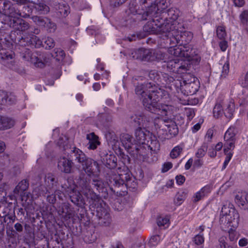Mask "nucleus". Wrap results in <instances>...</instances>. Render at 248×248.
<instances>
[{"instance_id": "nucleus-30", "label": "nucleus", "mask_w": 248, "mask_h": 248, "mask_svg": "<svg viewBox=\"0 0 248 248\" xmlns=\"http://www.w3.org/2000/svg\"><path fill=\"white\" fill-rule=\"evenodd\" d=\"M130 122L135 126H140L143 125L146 120L145 116L141 113L140 114H135L130 117Z\"/></svg>"}, {"instance_id": "nucleus-42", "label": "nucleus", "mask_w": 248, "mask_h": 248, "mask_svg": "<svg viewBox=\"0 0 248 248\" xmlns=\"http://www.w3.org/2000/svg\"><path fill=\"white\" fill-rule=\"evenodd\" d=\"M235 128L234 127H230L226 132L224 135V140L226 141L234 140L236 134Z\"/></svg>"}, {"instance_id": "nucleus-19", "label": "nucleus", "mask_w": 248, "mask_h": 248, "mask_svg": "<svg viewBox=\"0 0 248 248\" xmlns=\"http://www.w3.org/2000/svg\"><path fill=\"white\" fill-rule=\"evenodd\" d=\"M73 162L66 157L61 158L58 162V168L61 172L69 173L73 167Z\"/></svg>"}, {"instance_id": "nucleus-12", "label": "nucleus", "mask_w": 248, "mask_h": 248, "mask_svg": "<svg viewBox=\"0 0 248 248\" xmlns=\"http://www.w3.org/2000/svg\"><path fill=\"white\" fill-rule=\"evenodd\" d=\"M53 56L54 55L52 53L35 52L32 60V64L35 67L44 68L47 63L50 62Z\"/></svg>"}, {"instance_id": "nucleus-34", "label": "nucleus", "mask_w": 248, "mask_h": 248, "mask_svg": "<svg viewBox=\"0 0 248 248\" xmlns=\"http://www.w3.org/2000/svg\"><path fill=\"white\" fill-rule=\"evenodd\" d=\"M19 8V17L28 18L30 16L32 13L31 8L28 5H24Z\"/></svg>"}, {"instance_id": "nucleus-56", "label": "nucleus", "mask_w": 248, "mask_h": 248, "mask_svg": "<svg viewBox=\"0 0 248 248\" xmlns=\"http://www.w3.org/2000/svg\"><path fill=\"white\" fill-rule=\"evenodd\" d=\"M54 53H52L54 56H53L54 58H55L57 61L62 60L63 59L64 56V52L63 50L60 49H55L54 50Z\"/></svg>"}, {"instance_id": "nucleus-53", "label": "nucleus", "mask_w": 248, "mask_h": 248, "mask_svg": "<svg viewBox=\"0 0 248 248\" xmlns=\"http://www.w3.org/2000/svg\"><path fill=\"white\" fill-rule=\"evenodd\" d=\"M167 67L171 68L173 71L175 70L177 71V69L180 68L179 66V60L174 59L170 60L168 62Z\"/></svg>"}, {"instance_id": "nucleus-22", "label": "nucleus", "mask_w": 248, "mask_h": 248, "mask_svg": "<svg viewBox=\"0 0 248 248\" xmlns=\"http://www.w3.org/2000/svg\"><path fill=\"white\" fill-rule=\"evenodd\" d=\"M70 156L74 160L81 165L89 157L81 150L76 147L73 148Z\"/></svg>"}, {"instance_id": "nucleus-27", "label": "nucleus", "mask_w": 248, "mask_h": 248, "mask_svg": "<svg viewBox=\"0 0 248 248\" xmlns=\"http://www.w3.org/2000/svg\"><path fill=\"white\" fill-rule=\"evenodd\" d=\"M144 144H146L149 149L152 151L157 152L159 150L160 144L155 136H152L145 142Z\"/></svg>"}, {"instance_id": "nucleus-18", "label": "nucleus", "mask_w": 248, "mask_h": 248, "mask_svg": "<svg viewBox=\"0 0 248 248\" xmlns=\"http://www.w3.org/2000/svg\"><path fill=\"white\" fill-rule=\"evenodd\" d=\"M15 54L12 51L0 53V61L2 64L12 68L15 62Z\"/></svg>"}, {"instance_id": "nucleus-50", "label": "nucleus", "mask_w": 248, "mask_h": 248, "mask_svg": "<svg viewBox=\"0 0 248 248\" xmlns=\"http://www.w3.org/2000/svg\"><path fill=\"white\" fill-rule=\"evenodd\" d=\"M183 151V148L180 146H176L174 147L170 153V156L174 159L177 158Z\"/></svg>"}, {"instance_id": "nucleus-21", "label": "nucleus", "mask_w": 248, "mask_h": 248, "mask_svg": "<svg viewBox=\"0 0 248 248\" xmlns=\"http://www.w3.org/2000/svg\"><path fill=\"white\" fill-rule=\"evenodd\" d=\"M69 195L71 201L74 204L79 207H82L84 206L85 204V201L79 191L74 189L72 192H70Z\"/></svg>"}, {"instance_id": "nucleus-41", "label": "nucleus", "mask_w": 248, "mask_h": 248, "mask_svg": "<svg viewBox=\"0 0 248 248\" xmlns=\"http://www.w3.org/2000/svg\"><path fill=\"white\" fill-rule=\"evenodd\" d=\"M31 42H30V45L35 47L38 48L43 46V41L33 34H31Z\"/></svg>"}, {"instance_id": "nucleus-35", "label": "nucleus", "mask_w": 248, "mask_h": 248, "mask_svg": "<svg viewBox=\"0 0 248 248\" xmlns=\"http://www.w3.org/2000/svg\"><path fill=\"white\" fill-rule=\"evenodd\" d=\"M106 139L111 146H117L119 143L118 138L114 132H108L106 134Z\"/></svg>"}, {"instance_id": "nucleus-8", "label": "nucleus", "mask_w": 248, "mask_h": 248, "mask_svg": "<svg viewBox=\"0 0 248 248\" xmlns=\"http://www.w3.org/2000/svg\"><path fill=\"white\" fill-rule=\"evenodd\" d=\"M169 53L175 57L184 58L187 59L188 61L192 60L194 56L195 51L190 46H172L168 50Z\"/></svg>"}, {"instance_id": "nucleus-29", "label": "nucleus", "mask_w": 248, "mask_h": 248, "mask_svg": "<svg viewBox=\"0 0 248 248\" xmlns=\"http://www.w3.org/2000/svg\"><path fill=\"white\" fill-rule=\"evenodd\" d=\"M149 57L150 61L164 60L166 59V54L160 50L151 49V55Z\"/></svg>"}, {"instance_id": "nucleus-63", "label": "nucleus", "mask_w": 248, "mask_h": 248, "mask_svg": "<svg viewBox=\"0 0 248 248\" xmlns=\"http://www.w3.org/2000/svg\"><path fill=\"white\" fill-rule=\"evenodd\" d=\"M126 0H110V5L113 7H117L125 2Z\"/></svg>"}, {"instance_id": "nucleus-38", "label": "nucleus", "mask_w": 248, "mask_h": 248, "mask_svg": "<svg viewBox=\"0 0 248 248\" xmlns=\"http://www.w3.org/2000/svg\"><path fill=\"white\" fill-rule=\"evenodd\" d=\"M163 77L167 84H170L171 86H174L176 87L177 90H178V88H179V85L181 84V80L178 79H174L173 77L170 76L166 74L164 75Z\"/></svg>"}, {"instance_id": "nucleus-60", "label": "nucleus", "mask_w": 248, "mask_h": 248, "mask_svg": "<svg viewBox=\"0 0 248 248\" xmlns=\"http://www.w3.org/2000/svg\"><path fill=\"white\" fill-rule=\"evenodd\" d=\"M229 71V63L228 62H226L222 66V71L221 74L222 78H225L228 75Z\"/></svg>"}, {"instance_id": "nucleus-57", "label": "nucleus", "mask_w": 248, "mask_h": 248, "mask_svg": "<svg viewBox=\"0 0 248 248\" xmlns=\"http://www.w3.org/2000/svg\"><path fill=\"white\" fill-rule=\"evenodd\" d=\"M217 34L220 39H224L226 35L225 28L222 26H218L217 29Z\"/></svg>"}, {"instance_id": "nucleus-16", "label": "nucleus", "mask_w": 248, "mask_h": 248, "mask_svg": "<svg viewBox=\"0 0 248 248\" xmlns=\"http://www.w3.org/2000/svg\"><path fill=\"white\" fill-rule=\"evenodd\" d=\"M162 17H165V19L161 20L162 23H170V24L173 25V26L174 27V29L173 30H171V31H174L175 32V30H177L178 29H176L175 25L177 22L176 21V20L177 19L178 17V11L173 8H171L169 9L167 11L164 13V14L162 15Z\"/></svg>"}, {"instance_id": "nucleus-36", "label": "nucleus", "mask_w": 248, "mask_h": 248, "mask_svg": "<svg viewBox=\"0 0 248 248\" xmlns=\"http://www.w3.org/2000/svg\"><path fill=\"white\" fill-rule=\"evenodd\" d=\"M69 8L67 5L59 4L57 9V15L60 17H66L68 13Z\"/></svg>"}, {"instance_id": "nucleus-1", "label": "nucleus", "mask_w": 248, "mask_h": 248, "mask_svg": "<svg viewBox=\"0 0 248 248\" xmlns=\"http://www.w3.org/2000/svg\"><path fill=\"white\" fill-rule=\"evenodd\" d=\"M81 166L84 172H80L76 178L77 186L87 199L89 200L92 204H94L100 201V197L93 191L91 186V180L88 177H93L92 184L99 193L102 194V197L106 198L108 195L105 184L99 177L100 172L99 164L96 161L88 157Z\"/></svg>"}, {"instance_id": "nucleus-61", "label": "nucleus", "mask_w": 248, "mask_h": 248, "mask_svg": "<svg viewBox=\"0 0 248 248\" xmlns=\"http://www.w3.org/2000/svg\"><path fill=\"white\" fill-rule=\"evenodd\" d=\"M193 241L197 245L202 244L204 242V238L202 234H197L193 238Z\"/></svg>"}, {"instance_id": "nucleus-15", "label": "nucleus", "mask_w": 248, "mask_h": 248, "mask_svg": "<svg viewBox=\"0 0 248 248\" xmlns=\"http://www.w3.org/2000/svg\"><path fill=\"white\" fill-rule=\"evenodd\" d=\"M102 163L109 169H114L117 166V158L114 155L108 154L106 151H101L99 154Z\"/></svg>"}, {"instance_id": "nucleus-43", "label": "nucleus", "mask_w": 248, "mask_h": 248, "mask_svg": "<svg viewBox=\"0 0 248 248\" xmlns=\"http://www.w3.org/2000/svg\"><path fill=\"white\" fill-rule=\"evenodd\" d=\"M234 110V104L233 102H230L227 105V108L224 110L225 116L231 119L232 118Z\"/></svg>"}, {"instance_id": "nucleus-46", "label": "nucleus", "mask_w": 248, "mask_h": 248, "mask_svg": "<svg viewBox=\"0 0 248 248\" xmlns=\"http://www.w3.org/2000/svg\"><path fill=\"white\" fill-rule=\"evenodd\" d=\"M207 148V144L204 142L201 147L198 150L197 153H196V156L199 158L203 157L206 154Z\"/></svg>"}, {"instance_id": "nucleus-39", "label": "nucleus", "mask_w": 248, "mask_h": 248, "mask_svg": "<svg viewBox=\"0 0 248 248\" xmlns=\"http://www.w3.org/2000/svg\"><path fill=\"white\" fill-rule=\"evenodd\" d=\"M34 8L39 14H46L49 11V7L43 3L35 4Z\"/></svg>"}, {"instance_id": "nucleus-2", "label": "nucleus", "mask_w": 248, "mask_h": 248, "mask_svg": "<svg viewBox=\"0 0 248 248\" xmlns=\"http://www.w3.org/2000/svg\"><path fill=\"white\" fill-rule=\"evenodd\" d=\"M135 93L142 101L145 108L152 112L167 116L170 111V106L158 103L161 99L168 95V92L155 84L146 82L142 77L133 78Z\"/></svg>"}, {"instance_id": "nucleus-13", "label": "nucleus", "mask_w": 248, "mask_h": 248, "mask_svg": "<svg viewBox=\"0 0 248 248\" xmlns=\"http://www.w3.org/2000/svg\"><path fill=\"white\" fill-rule=\"evenodd\" d=\"M193 34L191 32L187 31H181L180 33L175 35L172 38L168 40L170 45L180 44L182 46H188V43L192 39Z\"/></svg>"}, {"instance_id": "nucleus-23", "label": "nucleus", "mask_w": 248, "mask_h": 248, "mask_svg": "<svg viewBox=\"0 0 248 248\" xmlns=\"http://www.w3.org/2000/svg\"><path fill=\"white\" fill-rule=\"evenodd\" d=\"M150 133L145 128L140 127L137 128L135 132V138L139 144H144L147 140V136H149Z\"/></svg>"}, {"instance_id": "nucleus-55", "label": "nucleus", "mask_w": 248, "mask_h": 248, "mask_svg": "<svg viewBox=\"0 0 248 248\" xmlns=\"http://www.w3.org/2000/svg\"><path fill=\"white\" fill-rule=\"evenodd\" d=\"M63 191H65L67 194H69L70 192H72L75 189L74 186H71L68 181H65V182L62 185Z\"/></svg>"}, {"instance_id": "nucleus-7", "label": "nucleus", "mask_w": 248, "mask_h": 248, "mask_svg": "<svg viewBox=\"0 0 248 248\" xmlns=\"http://www.w3.org/2000/svg\"><path fill=\"white\" fill-rule=\"evenodd\" d=\"M145 9H140L139 7L136 9L135 13L136 18L139 20H145L150 19H157L162 18V14L159 12V9H157L154 3H152L150 6H148L147 8L145 6Z\"/></svg>"}, {"instance_id": "nucleus-54", "label": "nucleus", "mask_w": 248, "mask_h": 248, "mask_svg": "<svg viewBox=\"0 0 248 248\" xmlns=\"http://www.w3.org/2000/svg\"><path fill=\"white\" fill-rule=\"evenodd\" d=\"M169 222V219L166 217H159L157 218V224L159 227H164L167 225L168 226V223Z\"/></svg>"}, {"instance_id": "nucleus-14", "label": "nucleus", "mask_w": 248, "mask_h": 248, "mask_svg": "<svg viewBox=\"0 0 248 248\" xmlns=\"http://www.w3.org/2000/svg\"><path fill=\"white\" fill-rule=\"evenodd\" d=\"M11 40L17 45L21 46H26L30 45L31 34L27 35L21 32L14 31L10 34Z\"/></svg>"}, {"instance_id": "nucleus-64", "label": "nucleus", "mask_w": 248, "mask_h": 248, "mask_svg": "<svg viewBox=\"0 0 248 248\" xmlns=\"http://www.w3.org/2000/svg\"><path fill=\"white\" fill-rule=\"evenodd\" d=\"M225 238L221 237L219 239L220 248H232L231 246L228 245L226 242Z\"/></svg>"}, {"instance_id": "nucleus-10", "label": "nucleus", "mask_w": 248, "mask_h": 248, "mask_svg": "<svg viewBox=\"0 0 248 248\" xmlns=\"http://www.w3.org/2000/svg\"><path fill=\"white\" fill-rule=\"evenodd\" d=\"M57 183L58 180L53 174H46L45 177V186L41 185L37 188L39 190L38 196H45L46 194L52 192Z\"/></svg>"}, {"instance_id": "nucleus-58", "label": "nucleus", "mask_w": 248, "mask_h": 248, "mask_svg": "<svg viewBox=\"0 0 248 248\" xmlns=\"http://www.w3.org/2000/svg\"><path fill=\"white\" fill-rule=\"evenodd\" d=\"M44 27L46 28V30L49 32L54 31L56 28L55 24L52 22L49 19H48V21L46 22V26Z\"/></svg>"}, {"instance_id": "nucleus-49", "label": "nucleus", "mask_w": 248, "mask_h": 248, "mask_svg": "<svg viewBox=\"0 0 248 248\" xmlns=\"http://www.w3.org/2000/svg\"><path fill=\"white\" fill-rule=\"evenodd\" d=\"M179 66L180 68L177 69V71L183 73L189 70L191 65L187 62L179 60Z\"/></svg>"}, {"instance_id": "nucleus-40", "label": "nucleus", "mask_w": 248, "mask_h": 248, "mask_svg": "<svg viewBox=\"0 0 248 248\" xmlns=\"http://www.w3.org/2000/svg\"><path fill=\"white\" fill-rule=\"evenodd\" d=\"M34 52L31 53L29 49L24 48V49L20 52V56L22 59L27 61H30L32 64V59Z\"/></svg>"}, {"instance_id": "nucleus-37", "label": "nucleus", "mask_w": 248, "mask_h": 248, "mask_svg": "<svg viewBox=\"0 0 248 248\" xmlns=\"http://www.w3.org/2000/svg\"><path fill=\"white\" fill-rule=\"evenodd\" d=\"M241 23L245 28V31L248 33V10H244L239 15Z\"/></svg>"}, {"instance_id": "nucleus-31", "label": "nucleus", "mask_w": 248, "mask_h": 248, "mask_svg": "<svg viewBox=\"0 0 248 248\" xmlns=\"http://www.w3.org/2000/svg\"><path fill=\"white\" fill-rule=\"evenodd\" d=\"M59 213L65 220H68L72 217V214L69 212V206L66 203L62 205L61 208L59 210Z\"/></svg>"}, {"instance_id": "nucleus-11", "label": "nucleus", "mask_w": 248, "mask_h": 248, "mask_svg": "<svg viewBox=\"0 0 248 248\" xmlns=\"http://www.w3.org/2000/svg\"><path fill=\"white\" fill-rule=\"evenodd\" d=\"M3 22L7 25V27L12 28L18 31V32L31 31V27L28 22L18 18L16 19L9 18V17H5Z\"/></svg>"}, {"instance_id": "nucleus-4", "label": "nucleus", "mask_w": 248, "mask_h": 248, "mask_svg": "<svg viewBox=\"0 0 248 248\" xmlns=\"http://www.w3.org/2000/svg\"><path fill=\"white\" fill-rule=\"evenodd\" d=\"M109 183L111 186H114V187L118 188L126 187L131 190L135 189L137 186L135 178L127 170L109 176Z\"/></svg>"}, {"instance_id": "nucleus-9", "label": "nucleus", "mask_w": 248, "mask_h": 248, "mask_svg": "<svg viewBox=\"0 0 248 248\" xmlns=\"http://www.w3.org/2000/svg\"><path fill=\"white\" fill-rule=\"evenodd\" d=\"M100 197V201L95 203L94 204H92L90 202L89 200H87L89 202L90 206L92 207H96V216L98 217L99 219V223L102 225L108 226L111 222V217L109 213L108 212L106 208L99 206L100 202H101V196Z\"/></svg>"}, {"instance_id": "nucleus-17", "label": "nucleus", "mask_w": 248, "mask_h": 248, "mask_svg": "<svg viewBox=\"0 0 248 248\" xmlns=\"http://www.w3.org/2000/svg\"><path fill=\"white\" fill-rule=\"evenodd\" d=\"M129 55L133 59L150 61L151 58L149 56L151 55V49L141 48L132 50Z\"/></svg>"}, {"instance_id": "nucleus-32", "label": "nucleus", "mask_w": 248, "mask_h": 248, "mask_svg": "<svg viewBox=\"0 0 248 248\" xmlns=\"http://www.w3.org/2000/svg\"><path fill=\"white\" fill-rule=\"evenodd\" d=\"M155 4L159 9L162 15L165 12L164 11L170 5L169 0H155L154 2Z\"/></svg>"}, {"instance_id": "nucleus-52", "label": "nucleus", "mask_w": 248, "mask_h": 248, "mask_svg": "<svg viewBox=\"0 0 248 248\" xmlns=\"http://www.w3.org/2000/svg\"><path fill=\"white\" fill-rule=\"evenodd\" d=\"M160 240V235L157 234L153 235L149 240L148 245L150 247L156 246L159 243Z\"/></svg>"}, {"instance_id": "nucleus-51", "label": "nucleus", "mask_w": 248, "mask_h": 248, "mask_svg": "<svg viewBox=\"0 0 248 248\" xmlns=\"http://www.w3.org/2000/svg\"><path fill=\"white\" fill-rule=\"evenodd\" d=\"M43 43V47L46 49H50L55 46V42L53 38L51 37H47Z\"/></svg>"}, {"instance_id": "nucleus-45", "label": "nucleus", "mask_w": 248, "mask_h": 248, "mask_svg": "<svg viewBox=\"0 0 248 248\" xmlns=\"http://www.w3.org/2000/svg\"><path fill=\"white\" fill-rule=\"evenodd\" d=\"M187 193L184 191L181 190L179 191L176 195V201L175 202L177 205H180L186 199Z\"/></svg>"}, {"instance_id": "nucleus-28", "label": "nucleus", "mask_w": 248, "mask_h": 248, "mask_svg": "<svg viewBox=\"0 0 248 248\" xmlns=\"http://www.w3.org/2000/svg\"><path fill=\"white\" fill-rule=\"evenodd\" d=\"M0 130L10 128L14 125V121L10 118L0 116Z\"/></svg>"}, {"instance_id": "nucleus-20", "label": "nucleus", "mask_w": 248, "mask_h": 248, "mask_svg": "<svg viewBox=\"0 0 248 248\" xmlns=\"http://www.w3.org/2000/svg\"><path fill=\"white\" fill-rule=\"evenodd\" d=\"M235 201L241 208L248 209V193L245 191L238 192L235 196Z\"/></svg>"}, {"instance_id": "nucleus-59", "label": "nucleus", "mask_w": 248, "mask_h": 248, "mask_svg": "<svg viewBox=\"0 0 248 248\" xmlns=\"http://www.w3.org/2000/svg\"><path fill=\"white\" fill-rule=\"evenodd\" d=\"M10 2L9 0H0V13L3 14L2 15H4L6 9H7L8 3H10Z\"/></svg>"}, {"instance_id": "nucleus-33", "label": "nucleus", "mask_w": 248, "mask_h": 248, "mask_svg": "<svg viewBox=\"0 0 248 248\" xmlns=\"http://www.w3.org/2000/svg\"><path fill=\"white\" fill-rule=\"evenodd\" d=\"M29 186V181L27 179H24L16 186L14 192L15 194H18L19 192H23L28 188Z\"/></svg>"}, {"instance_id": "nucleus-5", "label": "nucleus", "mask_w": 248, "mask_h": 248, "mask_svg": "<svg viewBox=\"0 0 248 248\" xmlns=\"http://www.w3.org/2000/svg\"><path fill=\"white\" fill-rule=\"evenodd\" d=\"M239 222V214L232 207L223 205L222 207L219 222L227 227L235 228L237 226Z\"/></svg>"}, {"instance_id": "nucleus-26", "label": "nucleus", "mask_w": 248, "mask_h": 248, "mask_svg": "<svg viewBox=\"0 0 248 248\" xmlns=\"http://www.w3.org/2000/svg\"><path fill=\"white\" fill-rule=\"evenodd\" d=\"M121 141L123 146L127 151H129L132 149L133 144V138L132 137L126 133L122 134L120 137Z\"/></svg>"}, {"instance_id": "nucleus-6", "label": "nucleus", "mask_w": 248, "mask_h": 248, "mask_svg": "<svg viewBox=\"0 0 248 248\" xmlns=\"http://www.w3.org/2000/svg\"><path fill=\"white\" fill-rule=\"evenodd\" d=\"M200 88V82L198 79L193 76L189 75L181 81L179 88L185 95H191L197 93Z\"/></svg>"}, {"instance_id": "nucleus-3", "label": "nucleus", "mask_w": 248, "mask_h": 248, "mask_svg": "<svg viewBox=\"0 0 248 248\" xmlns=\"http://www.w3.org/2000/svg\"><path fill=\"white\" fill-rule=\"evenodd\" d=\"M161 20H162V18H159L153 19L147 22L143 27L144 32L139 33L136 35L133 34L131 36L127 37V39L130 42H131L135 41L137 38L139 39L143 38L149 34H158L166 32L169 33V35L171 34L173 36L174 33H170V31L174 29V27L173 26V25L168 22L162 23Z\"/></svg>"}, {"instance_id": "nucleus-62", "label": "nucleus", "mask_w": 248, "mask_h": 248, "mask_svg": "<svg viewBox=\"0 0 248 248\" xmlns=\"http://www.w3.org/2000/svg\"><path fill=\"white\" fill-rule=\"evenodd\" d=\"M166 126H168V132L171 134L173 135H176L178 133V129L176 127V126L174 124H172V125H170V124H167Z\"/></svg>"}, {"instance_id": "nucleus-24", "label": "nucleus", "mask_w": 248, "mask_h": 248, "mask_svg": "<svg viewBox=\"0 0 248 248\" xmlns=\"http://www.w3.org/2000/svg\"><path fill=\"white\" fill-rule=\"evenodd\" d=\"M19 8L14 5L11 2L8 3L7 9L3 16L9 17L12 19L18 18L19 17Z\"/></svg>"}, {"instance_id": "nucleus-48", "label": "nucleus", "mask_w": 248, "mask_h": 248, "mask_svg": "<svg viewBox=\"0 0 248 248\" xmlns=\"http://www.w3.org/2000/svg\"><path fill=\"white\" fill-rule=\"evenodd\" d=\"M223 109L222 105L220 103H217L213 109V115L216 118H218L222 114Z\"/></svg>"}, {"instance_id": "nucleus-44", "label": "nucleus", "mask_w": 248, "mask_h": 248, "mask_svg": "<svg viewBox=\"0 0 248 248\" xmlns=\"http://www.w3.org/2000/svg\"><path fill=\"white\" fill-rule=\"evenodd\" d=\"M32 20L39 26H45L46 22L48 21V18L42 16H33Z\"/></svg>"}, {"instance_id": "nucleus-25", "label": "nucleus", "mask_w": 248, "mask_h": 248, "mask_svg": "<svg viewBox=\"0 0 248 248\" xmlns=\"http://www.w3.org/2000/svg\"><path fill=\"white\" fill-rule=\"evenodd\" d=\"M86 139L89 141L87 148L89 150H95L97 148V146L100 144L98 137L93 132L87 134Z\"/></svg>"}, {"instance_id": "nucleus-47", "label": "nucleus", "mask_w": 248, "mask_h": 248, "mask_svg": "<svg viewBox=\"0 0 248 248\" xmlns=\"http://www.w3.org/2000/svg\"><path fill=\"white\" fill-rule=\"evenodd\" d=\"M160 75H163L162 73H159L155 70H153L149 72L148 76L151 80H152L155 82H157L159 80L160 78Z\"/></svg>"}]
</instances>
